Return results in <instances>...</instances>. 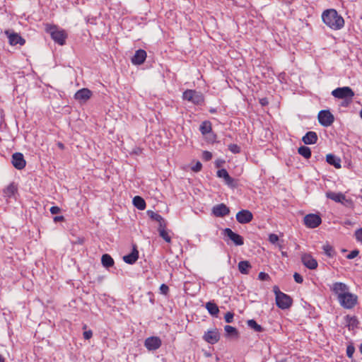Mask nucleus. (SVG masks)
I'll return each mask as SVG.
<instances>
[{
    "mask_svg": "<svg viewBox=\"0 0 362 362\" xmlns=\"http://www.w3.org/2000/svg\"><path fill=\"white\" fill-rule=\"evenodd\" d=\"M322 18L329 28L337 30L341 29L344 25V20L335 9H327L322 14Z\"/></svg>",
    "mask_w": 362,
    "mask_h": 362,
    "instance_id": "obj_1",
    "label": "nucleus"
},
{
    "mask_svg": "<svg viewBox=\"0 0 362 362\" xmlns=\"http://www.w3.org/2000/svg\"><path fill=\"white\" fill-rule=\"evenodd\" d=\"M274 292L276 296V304L279 308L286 310L291 306L293 300L288 295L281 292L277 286L274 287Z\"/></svg>",
    "mask_w": 362,
    "mask_h": 362,
    "instance_id": "obj_2",
    "label": "nucleus"
},
{
    "mask_svg": "<svg viewBox=\"0 0 362 362\" xmlns=\"http://www.w3.org/2000/svg\"><path fill=\"white\" fill-rule=\"evenodd\" d=\"M46 30L50 34L55 42L59 45L65 44L67 35L64 30H59L55 25H47Z\"/></svg>",
    "mask_w": 362,
    "mask_h": 362,
    "instance_id": "obj_3",
    "label": "nucleus"
},
{
    "mask_svg": "<svg viewBox=\"0 0 362 362\" xmlns=\"http://www.w3.org/2000/svg\"><path fill=\"white\" fill-rule=\"evenodd\" d=\"M338 300L344 308L351 309L357 304L358 296L349 291Z\"/></svg>",
    "mask_w": 362,
    "mask_h": 362,
    "instance_id": "obj_4",
    "label": "nucleus"
},
{
    "mask_svg": "<svg viewBox=\"0 0 362 362\" xmlns=\"http://www.w3.org/2000/svg\"><path fill=\"white\" fill-rule=\"evenodd\" d=\"M332 95L336 98L348 99L351 101L354 96V93L350 87L344 86L334 89L332 90Z\"/></svg>",
    "mask_w": 362,
    "mask_h": 362,
    "instance_id": "obj_5",
    "label": "nucleus"
},
{
    "mask_svg": "<svg viewBox=\"0 0 362 362\" xmlns=\"http://www.w3.org/2000/svg\"><path fill=\"white\" fill-rule=\"evenodd\" d=\"M182 98L184 100L192 102L195 105H199L204 101L202 95L194 90H185L183 93Z\"/></svg>",
    "mask_w": 362,
    "mask_h": 362,
    "instance_id": "obj_6",
    "label": "nucleus"
},
{
    "mask_svg": "<svg viewBox=\"0 0 362 362\" xmlns=\"http://www.w3.org/2000/svg\"><path fill=\"white\" fill-rule=\"evenodd\" d=\"M319 123L323 127H329L334 121V115L329 110H323L319 112L317 115Z\"/></svg>",
    "mask_w": 362,
    "mask_h": 362,
    "instance_id": "obj_7",
    "label": "nucleus"
},
{
    "mask_svg": "<svg viewBox=\"0 0 362 362\" xmlns=\"http://www.w3.org/2000/svg\"><path fill=\"white\" fill-rule=\"evenodd\" d=\"M330 290L337 296V299L349 292V286L342 282H335L330 286Z\"/></svg>",
    "mask_w": 362,
    "mask_h": 362,
    "instance_id": "obj_8",
    "label": "nucleus"
},
{
    "mask_svg": "<svg viewBox=\"0 0 362 362\" xmlns=\"http://www.w3.org/2000/svg\"><path fill=\"white\" fill-rule=\"evenodd\" d=\"M223 234L228 237L235 245L240 246L244 244L243 238L233 232L230 228H225L223 231Z\"/></svg>",
    "mask_w": 362,
    "mask_h": 362,
    "instance_id": "obj_9",
    "label": "nucleus"
},
{
    "mask_svg": "<svg viewBox=\"0 0 362 362\" xmlns=\"http://www.w3.org/2000/svg\"><path fill=\"white\" fill-rule=\"evenodd\" d=\"M322 222L320 216L314 214H310L304 217L305 225L310 228H315L317 227Z\"/></svg>",
    "mask_w": 362,
    "mask_h": 362,
    "instance_id": "obj_10",
    "label": "nucleus"
},
{
    "mask_svg": "<svg viewBox=\"0 0 362 362\" xmlns=\"http://www.w3.org/2000/svg\"><path fill=\"white\" fill-rule=\"evenodd\" d=\"M203 339L210 344H216L220 339V334L216 328L208 330L203 336Z\"/></svg>",
    "mask_w": 362,
    "mask_h": 362,
    "instance_id": "obj_11",
    "label": "nucleus"
},
{
    "mask_svg": "<svg viewBox=\"0 0 362 362\" xmlns=\"http://www.w3.org/2000/svg\"><path fill=\"white\" fill-rule=\"evenodd\" d=\"M217 177L223 178L226 185L231 188H234L237 186L236 181L230 176L227 170L224 168L220 169L217 171Z\"/></svg>",
    "mask_w": 362,
    "mask_h": 362,
    "instance_id": "obj_12",
    "label": "nucleus"
},
{
    "mask_svg": "<svg viewBox=\"0 0 362 362\" xmlns=\"http://www.w3.org/2000/svg\"><path fill=\"white\" fill-rule=\"evenodd\" d=\"M162 344L160 339L158 337H150L146 339L144 346L148 351L158 349Z\"/></svg>",
    "mask_w": 362,
    "mask_h": 362,
    "instance_id": "obj_13",
    "label": "nucleus"
},
{
    "mask_svg": "<svg viewBox=\"0 0 362 362\" xmlns=\"http://www.w3.org/2000/svg\"><path fill=\"white\" fill-rule=\"evenodd\" d=\"M235 217L238 223L245 224L250 223L252 220L253 215L249 210L243 209L237 213Z\"/></svg>",
    "mask_w": 362,
    "mask_h": 362,
    "instance_id": "obj_14",
    "label": "nucleus"
},
{
    "mask_svg": "<svg viewBox=\"0 0 362 362\" xmlns=\"http://www.w3.org/2000/svg\"><path fill=\"white\" fill-rule=\"evenodd\" d=\"M301 261L303 265L309 269H315L318 265L317 260L310 254L302 255Z\"/></svg>",
    "mask_w": 362,
    "mask_h": 362,
    "instance_id": "obj_15",
    "label": "nucleus"
},
{
    "mask_svg": "<svg viewBox=\"0 0 362 362\" xmlns=\"http://www.w3.org/2000/svg\"><path fill=\"white\" fill-rule=\"evenodd\" d=\"M12 164L18 170H22L25 167L26 162L21 153H15L12 156Z\"/></svg>",
    "mask_w": 362,
    "mask_h": 362,
    "instance_id": "obj_16",
    "label": "nucleus"
},
{
    "mask_svg": "<svg viewBox=\"0 0 362 362\" xmlns=\"http://www.w3.org/2000/svg\"><path fill=\"white\" fill-rule=\"evenodd\" d=\"M5 34L8 38L9 44L12 46L16 45H23L25 42V40L18 33H11L8 30H6Z\"/></svg>",
    "mask_w": 362,
    "mask_h": 362,
    "instance_id": "obj_17",
    "label": "nucleus"
},
{
    "mask_svg": "<svg viewBox=\"0 0 362 362\" xmlns=\"http://www.w3.org/2000/svg\"><path fill=\"white\" fill-rule=\"evenodd\" d=\"M92 92L88 88H81L74 95V98L80 103H86L90 98Z\"/></svg>",
    "mask_w": 362,
    "mask_h": 362,
    "instance_id": "obj_18",
    "label": "nucleus"
},
{
    "mask_svg": "<svg viewBox=\"0 0 362 362\" xmlns=\"http://www.w3.org/2000/svg\"><path fill=\"white\" fill-rule=\"evenodd\" d=\"M146 57V52L142 49H139L136 51L132 57V63L134 65H141L145 62Z\"/></svg>",
    "mask_w": 362,
    "mask_h": 362,
    "instance_id": "obj_19",
    "label": "nucleus"
},
{
    "mask_svg": "<svg viewBox=\"0 0 362 362\" xmlns=\"http://www.w3.org/2000/svg\"><path fill=\"white\" fill-rule=\"evenodd\" d=\"M212 213L216 217H223L230 213V210L226 204H219L213 207Z\"/></svg>",
    "mask_w": 362,
    "mask_h": 362,
    "instance_id": "obj_20",
    "label": "nucleus"
},
{
    "mask_svg": "<svg viewBox=\"0 0 362 362\" xmlns=\"http://www.w3.org/2000/svg\"><path fill=\"white\" fill-rule=\"evenodd\" d=\"M138 258H139V252L136 249V246L135 245H134L132 252L127 255H124L123 257V260L127 264H133L136 262Z\"/></svg>",
    "mask_w": 362,
    "mask_h": 362,
    "instance_id": "obj_21",
    "label": "nucleus"
},
{
    "mask_svg": "<svg viewBox=\"0 0 362 362\" xmlns=\"http://www.w3.org/2000/svg\"><path fill=\"white\" fill-rule=\"evenodd\" d=\"M326 197L337 203L343 204L344 202L346 201L345 195L341 192L329 191L326 193Z\"/></svg>",
    "mask_w": 362,
    "mask_h": 362,
    "instance_id": "obj_22",
    "label": "nucleus"
},
{
    "mask_svg": "<svg viewBox=\"0 0 362 362\" xmlns=\"http://www.w3.org/2000/svg\"><path fill=\"white\" fill-rule=\"evenodd\" d=\"M317 135L315 132H308L302 138L305 144H315L317 141Z\"/></svg>",
    "mask_w": 362,
    "mask_h": 362,
    "instance_id": "obj_23",
    "label": "nucleus"
},
{
    "mask_svg": "<svg viewBox=\"0 0 362 362\" xmlns=\"http://www.w3.org/2000/svg\"><path fill=\"white\" fill-rule=\"evenodd\" d=\"M326 160L327 162L331 165L335 167L336 168H341V159L338 156H336L333 154H327L326 156Z\"/></svg>",
    "mask_w": 362,
    "mask_h": 362,
    "instance_id": "obj_24",
    "label": "nucleus"
},
{
    "mask_svg": "<svg viewBox=\"0 0 362 362\" xmlns=\"http://www.w3.org/2000/svg\"><path fill=\"white\" fill-rule=\"evenodd\" d=\"M159 235L165 240L167 243H170L171 241V237L169 235L168 232L166 230V223L165 224H160L158 226V228Z\"/></svg>",
    "mask_w": 362,
    "mask_h": 362,
    "instance_id": "obj_25",
    "label": "nucleus"
},
{
    "mask_svg": "<svg viewBox=\"0 0 362 362\" xmlns=\"http://www.w3.org/2000/svg\"><path fill=\"white\" fill-rule=\"evenodd\" d=\"M252 268L250 263L248 261H240L238 263V270L243 274H249L250 269Z\"/></svg>",
    "mask_w": 362,
    "mask_h": 362,
    "instance_id": "obj_26",
    "label": "nucleus"
},
{
    "mask_svg": "<svg viewBox=\"0 0 362 362\" xmlns=\"http://www.w3.org/2000/svg\"><path fill=\"white\" fill-rule=\"evenodd\" d=\"M199 131L202 135H206L209 134L212 131L211 123L207 120L204 121L199 127Z\"/></svg>",
    "mask_w": 362,
    "mask_h": 362,
    "instance_id": "obj_27",
    "label": "nucleus"
},
{
    "mask_svg": "<svg viewBox=\"0 0 362 362\" xmlns=\"http://www.w3.org/2000/svg\"><path fill=\"white\" fill-rule=\"evenodd\" d=\"M101 262L102 264L106 268H109L114 265V259L108 254H105L102 256Z\"/></svg>",
    "mask_w": 362,
    "mask_h": 362,
    "instance_id": "obj_28",
    "label": "nucleus"
},
{
    "mask_svg": "<svg viewBox=\"0 0 362 362\" xmlns=\"http://www.w3.org/2000/svg\"><path fill=\"white\" fill-rule=\"evenodd\" d=\"M206 308L208 312L213 316H216L219 313V309L217 305L213 302H208L206 304Z\"/></svg>",
    "mask_w": 362,
    "mask_h": 362,
    "instance_id": "obj_29",
    "label": "nucleus"
},
{
    "mask_svg": "<svg viewBox=\"0 0 362 362\" xmlns=\"http://www.w3.org/2000/svg\"><path fill=\"white\" fill-rule=\"evenodd\" d=\"M133 204L139 210H144L146 208V202L144 199L139 196L134 197Z\"/></svg>",
    "mask_w": 362,
    "mask_h": 362,
    "instance_id": "obj_30",
    "label": "nucleus"
},
{
    "mask_svg": "<svg viewBox=\"0 0 362 362\" xmlns=\"http://www.w3.org/2000/svg\"><path fill=\"white\" fill-rule=\"evenodd\" d=\"M147 214L151 219L155 220L157 222H158L159 225L160 224L163 225V224L166 223L165 219L160 214H158L153 211L148 210L147 211Z\"/></svg>",
    "mask_w": 362,
    "mask_h": 362,
    "instance_id": "obj_31",
    "label": "nucleus"
},
{
    "mask_svg": "<svg viewBox=\"0 0 362 362\" xmlns=\"http://www.w3.org/2000/svg\"><path fill=\"white\" fill-rule=\"evenodd\" d=\"M298 153L305 158H310L311 156V150L309 147L302 146L298 149Z\"/></svg>",
    "mask_w": 362,
    "mask_h": 362,
    "instance_id": "obj_32",
    "label": "nucleus"
},
{
    "mask_svg": "<svg viewBox=\"0 0 362 362\" xmlns=\"http://www.w3.org/2000/svg\"><path fill=\"white\" fill-rule=\"evenodd\" d=\"M322 250L324 251V253L328 257H333L336 252L332 246H331L329 244L324 245L322 246Z\"/></svg>",
    "mask_w": 362,
    "mask_h": 362,
    "instance_id": "obj_33",
    "label": "nucleus"
},
{
    "mask_svg": "<svg viewBox=\"0 0 362 362\" xmlns=\"http://www.w3.org/2000/svg\"><path fill=\"white\" fill-rule=\"evenodd\" d=\"M247 325L251 329H254L255 332H261L263 331V328L261 325L257 323L255 320H249L247 322Z\"/></svg>",
    "mask_w": 362,
    "mask_h": 362,
    "instance_id": "obj_34",
    "label": "nucleus"
},
{
    "mask_svg": "<svg viewBox=\"0 0 362 362\" xmlns=\"http://www.w3.org/2000/svg\"><path fill=\"white\" fill-rule=\"evenodd\" d=\"M224 330H225L227 336H234L236 337L238 336V332L237 329L232 326L226 325L224 327Z\"/></svg>",
    "mask_w": 362,
    "mask_h": 362,
    "instance_id": "obj_35",
    "label": "nucleus"
},
{
    "mask_svg": "<svg viewBox=\"0 0 362 362\" xmlns=\"http://www.w3.org/2000/svg\"><path fill=\"white\" fill-rule=\"evenodd\" d=\"M17 189L13 184H10L4 191L5 195L8 197L13 196L16 192Z\"/></svg>",
    "mask_w": 362,
    "mask_h": 362,
    "instance_id": "obj_36",
    "label": "nucleus"
},
{
    "mask_svg": "<svg viewBox=\"0 0 362 362\" xmlns=\"http://www.w3.org/2000/svg\"><path fill=\"white\" fill-rule=\"evenodd\" d=\"M347 326L349 327V329H354L355 327H356L357 325V320L354 317H350L347 315L346 317Z\"/></svg>",
    "mask_w": 362,
    "mask_h": 362,
    "instance_id": "obj_37",
    "label": "nucleus"
},
{
    "mask_svg": "<svg viewBox=\"0 0 362 362\" xmlns=\"http://www.w3.org/2000/svg\"><path fill=\"white\" fill-rule=\"evenodd\" d=\"M228 150L233 153H239L240 152V147L237 144H230L228 145Z\"/></svg>",
    "mask_w": 362,
    "mask_h": 362,
    "instance_id": "obj_38",
    "label": "nucleus"
},
{
    "mask_svg": "<svg viewBox=\"0 0 362 362\" xmlns=\"http://www.w3.org/2000/svg\"><path fill=\"white\" fill-rule=\"evenodd\" d=\"M233 317H234V314L233 313L228 312V313H226V315L224 316V319H225L226 322L230 323V322H233Z\"/></svg>",
    "mask_w": 362,
    "mask_h": 362,
    "instance_id": "obj_39",
    "label": "nucleus"
},
{
    "mask_svg": "<svg viewBox=\"0 0 362 362\" xmlns=\"http://www.w3.org/2000/svg\"><path fill=\"white\" fill-rule=\"evenodd\" d=\"M355 349L353 346L349 345L346 348V355L347 356L351 358L353 357Z\"/></svg>",
    "mask_w": 362,
    "mask_h": 362,
    "instance_id": "obj_40",
    "label": "nucleus"
},
{
    "mask_svg": "<svg viewBox=\"0 0 362 362\" xmlns=\"http://www.w3.org/2000/svg\"><path fill=\"white\" fill-rule=\"evenodd\" d=\"M359 254V251L358 250H352L349 255H346V258L348 259H352L356 257Z\"/></svg>",
    "mask_w": 362,
    "mask_h": 362,
    "instance_id": "obj_41",
    "label": "nucleus"
},
{
    "mask_svg": "<svg viewBox=\"0 0 362 362\" xmlns=\"http://www.w3.org/2000/svg\"><path fill=\"white\" fill-rule=\"evenodd\" d=\"M258 279L261 281H267L270 279V276L268 274L262 272L259 274Z\"/></svg>",
    "mask_w": 362,
    "mask_h": 362,
    "instance_id": "obj_42",
    "label": "nucleus"
},
{
    "mask_svg": "<svg viewBox=\"0 0 362 362\" xmlns=\"http://www.w3.org/2000/svg\"><path fill=\"white\" fill-rule=\"evenodd\" d=\"M202 164L199 161H197L196 164L192 167V170L197 173L202 170Z\"/></svg>",
    "mask_w": 362,
    "mask_h": 362,
    "instance_id": "obj_43",
    "label": "nucleus"
},
{
    "mask_svg": "<svg viewBox=\"0 0 362 362\" xmlns=\"http://www.w3.org/2000/svg\"><path fill=\"white\" fill-rule=\"evenodd\" d=\"M355 236L357 241L362 243V228H359L355 232Z\"/></svg>",
    "mask_w": 362,
    "mask_h": 362,
    "instance_id": "obj_44",
    "label": "nucleus"
},
{
    "mask_svg": "<svg viewBox=\"0 0 362 362\" xmlns=\"http://www.w3.org/2000/svg\"><path fill=\"white\" fill-rule=\"evenodd\" d=\"M269 240L271 243L274 244L279 240L277 235L272 233L269 235Z\"/></svg>",
    "mask_w": 362,
    "mask_h": 362,
    "instance_id": "obj_45",
    "label": "nucleus"
},
{
    "mask_svg": "<svg viewBox=\"0 0 362 362\" xmlns=\"http://www.w3.org/2000/svg\"><path fill=\"white\" fill-rule=\"evenodd\" d=\"M293 278H294L295 281L298 284H301L303 281V276L300 274H299L298 273L296 272L293 274Z\"/></svg>",
    "mask_w": 362,
    "mask_h": 362,
    "instance_id": "obj_46",
    "label": "nucleus"
},
{
    "mask_svg": "<svg viewBox=\"0 0 362 362\" xmlns=\"http://www.w3.org/2000/svg\"><path fill=\"white\" fill-rule=\"evenodd\" d=\"M202 158L205 160H210L212 158V154L211 152L205 151L203 152Z\"/></svg>",
    "mask_w": 362,
    "mask_h": 362,
    "instance_id": "obj_47",
    "label": "nucleus"
},
{
    "mask_svg": "<svg viewBox=\"0 0 362 362\" xmlns=\"http://www.w3.org/2000/svg\"><path fill=\"white\" fill-rule=\"evenodd\" d=\"M160 291L162 294L167 295L169 291V288L167 285L163 284L160 286Z\"/></svg>",
    "mask_w": 362,
    "mask_h": 362,
    "instance_id": "obj_48",
    "label": "nucleus"
},
{
    "mask_svg": "<svg viewBox=\"0 0 362 362\" xmlns=\"http://www.w3.org/2000/svg\"><path fill=\"white\" fill-rule=\"evenodd\" d=\"M52 214H57L60 212L61 209L57 206H52L49 209Z\"/></svg>",
    "mask_w": 362,
    "mask_h": 362,
    "instance_id": "obj_49",
    "label": "nucleus"
},
{
    "mask_svg": "<svg viewBox=\"0 0 362 362\" xmlns=\"http://www.w3.org/2000/svg\"><path fill=\"white\" fill-rule=\"evenodd\" d=\"M93 336V332L91 330L85 331L83 332V337L86 339H90Z\"/></svg>",
    "mask_w": 362,
    "mask_h": 362,
    "instance_id": "obj_50",
    "label": "nucleus"
},
{
    "mask_svg": "<svg viewBox=\"0 0 362 362\" xmlns=\"http://www.w3.org/2000/svg\"><path fill=\"white\" fill-rule=\"evenodd\" d=\"M142 153V148L139 147H136L132 150V153L135 155H140Z\"/></svg>",
    "mask_w": 362,
    "mask_h": 362,
    "instance_id": "obj_51",
    "label": "nucleus"
},
{
    "mask_svg": "<svg viewBox=\"0 0 362 362\" xmlns=\"http://www.w3.org/2000/svg\"><path fill=\"white\" fill-rule=\"evenodd\" d=\"M64 218L63 216H55L54 217V222H59V221H64Z\"/></svg>",
    "mask_w": 362,
    "mask_h": 362,
    "instance_id": "obj_52",
    "label": "nucleus"
},
{
    "mask_svg": "<svg viewBox=\"0 0 362 362\" xmlns=\"http://www.w3.org/2000/svg\"><path fill=\"white\" fill-rule=\"evenodd\" d=\"M58 146H59L60 148H62V149H63V148H64V144H62V143H59V144H58Z\"/></svg>",
    "mask_w": 362,
    "mask_h": 362,
    "instance_id": "obj_53",
    "label": "nucleus"
},
{
    "mask_svg": "<svg viewBox=\"0 0 362 362\" xmlns=\"http://www.w3.org/2000/svg\"><path fill=\"white\" fill-rule=\"evenodd\" d=\"M0 362H4V358L1 355H0Z\"/></svg>",
    "mask_w": 362,
    "mask_h": 362,
    "instance_id": "obj_54",
    "label": "nucleus"
},
{
    "mask_svg": "<svg viewBox=\"0 0 362 362\" xmlns=\"http://www.w3.org/2000/svg\"><path fill=\"white\" fill-rule=\"evenodd\" d=\"M359 350L360 352L362 354V344L360 345Z\"/></svg>",
    "mask_w": 362,
    "mask_h": 362,
    "instance_id": "obj_55",
    "label": "nucleus"
},
{
    "mask_svg": "<svg viewBox=\"0 0 362 362\" xmlns=\"http://www.w3.org/2000/svg\"><path fill=\"white\" fill-rule=\"evenodd\" d=\"M360 116H361V119H362V107H361V111H360Z\"/></svg>",
    "mask_w": 362,
    "mask_h": 362,
    "instance_id": "obj_56",
    "label": "nucleus"
},
{
    "mask_svg": "<svg viewBox=\"0 0 362 362\" xmlns=\"http://www.w3.org/2000/svg\"><path fill=\"white\" fill-rule=\"evenodd\" d=\"M215 112H216V110L214 109L210 110V112H212V113H214Z\"/></svg>",
    "mask_w": 362,
    "mask_h": 362,
    "instance_id": "obj_57",
    "label": "nucleus"
},
{
    "mask_svg": "<svg viewBox=\"0 0 362 362\" xmlns=\"http://www.w3.org/2000/svg\"><path fill=\"white\" fill-rule=\"evenodd\" d=\"M282 255H283V256H286V252H282Z\"/></svg>",
    "mask_w": 362,
    "mask_h": 362,
    "instance_id": "obj_58",
    "label": "nucleus"
}]
</instances>
